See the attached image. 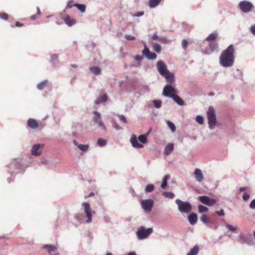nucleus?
I'll return each instance as SVG.
<instances>
[{
    "label": "nucleus",
    "instance_id": "1",
    "mask_svg": "<svg viewBox=\"0 0 255 255\" xmlns=\"http://www.w3.org/2000/svg\"><path fill=\"white\" fill-rule=\"evenodd\" d=\"M235 49L233 45H229L227 49L223 51L220 57L221 65L228 67L232 66L234 62Z\"/></svg>",
    "mask_w": 255,
    "mask_h": 255
},
{
    "label": "nucleus",
    "instance_id": "2",
    "mask_svg": "<svg viewBox=\"0 0 255 255\" xmlns=\"http://www.w3.org/2000/svg\"><path fill=\"white\" fill-rule=\"evenodd\" d=\"M157 69L160 74L164 77L167 83L173 84L174 82V74L167 69L166 64L161 60L158 61L156 64Z\"/></svg>",
    "mask_w": 255,
    "mask_h": 255
},
{
    "label": "nucleus",
    "instance_id": "3",
    "mask_svg": "<svg viewBox=\"0 0 255 255\" xmlns=\"http://www.w3.org/2000/svg\"><path fill=\"white\" fill-rule=\"evenodd\" d=\"M207 114L209 126L211 128H213L216 124V117L214 109L210 107Z\"/></svg>",
    "mask_w": 255,
    "mask_h": 255
},
{
    "label": "nucleus",
    "instance_id": "4",
    "mask_svg": "<svg viewBox=\"0 0 255 255\" xmlns=\"http://www.w3.org/2000/svg\"><path fill=\"white\" fill-rule=\"evenodd\" d=\"M82 205L84 208V212L87 218L85 222L87 223H91L92 222V214H95V212L92 211L90 204L87 202H83Z\"/></svg>",
    "mask_w": 255,
    "mask_h": 255
},
{
    "label": "nucleus",
    "instance_id": "5",
    "mask_svg": "<svg viewBox=\"0 0 255 255\" xmlns=\"http://www.w3.org/2000/svg\"><path fill=\"white\" fill-rule=\"evenodd\" d=\"M175 202L181 212L188 213L191 210V205L189 202H183L180 199H176Z\"/></svg>",
    "mask_w": 255,
    "mask_h": 255
},
{
    "label": "nucleus",
    "instance_id": "6",
    "mask_svg": "<svg viewBox=\"0 0 255 255\" xmlns=\"http://www.w3.org/2000/svg\"><path fill=\"white\" fill-rule=\"evenodd\" d=\"M153 229L151 228L145 229L141 227L137 231L136 235L139 240H143L147 238L152 233Z\"/></svg>",
    "mask_w": 255,
    "mask_h": 255
},
{
    "label": "nucleus",
    "instance_id": "7",
    "mask_svg": "<svg viewBox=\"0 0 255 255\" xmlns=\"http://www.w3.org/2000/svg\"><path fill=\"white\" fill-rule=\"evenodd\" d=\"M239 6L242 12L248 13L252 10L254 5L250 1L244 0L239 3Z\"/></svg>",
    "mask_w": 255,
    "mask_h": 255
},
{
    "label": "nucleus",
    "instance_id": "8",
    "mask_svg": "<svg viewBox=\"0 0 255 255\" xmlns=\"http://www.w3.org/2000/svg\"><path fill=\"white\" fill-rule=\"evenodd\" d=\"M176 91L174 88H173L170 85H166L163 91L162 94L167 97L172 98L174 95H176Z\"/></svg>",
    "mask_w": 255,
    "mask_h": 255
},
{
    "label": "nucleus",
    "instance_id": "9",
    "mask_svg": "<svg viewBox=\"0 0 255 255\" xmlns=\"http://www.w3.org/2000/svg\"><path fill=\"white\" fill-rule=\"evenodd\" d=\"M141 204L142 208L146 212H150L153 206V201L151 199L142 200Z\"/></svg>",
    "mask_w": 255,
    "mask_h": 255
},
{
    "label": "nucleus",
    "instance_id": "10",
    "mask_svg": "<svg viewBox=\"0 0 255 255\" xmlns=\"http://www.w3.org/2000/svg\"><path fill=\"white\" fill-rule=\"evenodd\" d=\"M199 200L201 202L208 206H212L216 203L215 199L210 198L206 196H199Z\"/></svg>",
    "mask_w": 255,
    "mask_h": 255
},
{
    "label": "nucleus",
    "instance_id": "11",
    "mask_svg": "<svg viewBox=\"0 0 255 255\" xmlns=\"http://www.w3.org/2000/svg\"><path fill=\"white\" fill-rule=\"evenodd\" d=\"M142 53L147 59L150 60L155 59L157 56L155 53L151 52L146 46H144Z\"/></svg>",
    "mask_w": 255,
    "mask_h": 255
},
{
    "label": "nucleus",
    "instance_id": "12",
    "mask_svg": "<svg viewBox=\"0 0 255 255\" xmlns=\"http://www.w3.org/2000/svg\"><path fill=\"white\" fill-rule=\"evenodd\" d=\"M94 114L95 115V116L93 118L94 121L96 123L98 124V125L99 127H102L104 129H105V126L104 125L103 122L101 120V117L100 114L97 111H95L94 112Z\"/></svg>",
    "mask_w": 255,
    "mask_h": 255
},
{
    "label": "nucleus",
    "instance_id": "13",
    "mask_svg": "<svg viewBox=\"0 0 255 255\" xmlns=\"http://www.w3.org/2000/svg\"><path fill=\"white\" fill-rule=\"evenodd\" d=\"M43 147L42 144H34L31 149V154L35 156L39 155L41 153L40 148Z\"/></svg>",
    "mask_w": 255,
    "mask_h": 255
},
{
    "label": "nucleus",
    "instance_id": "14",
    "mask_svg": "<svg viewBox=\"0 0 255 255\" xmlns=\"http://www.w3.org/2000/svg\"><path fill=\"white\" fill-rule=\"evenodd\" d=\"M43 248L47 250L50 255H57V248L56 246L51 245H45Z\"/></svg>",
    "mask_w": 255,
    "mask_h": 255
},
{
    "label": "nucleus",
    "instance_id": "15",
    "mask_svg": "<svg viewBox=\"0 0 255 255\" xmlns=\"http://www.w3.org/2000/svg\"><path fill=\"white\" fill-rule=\"evenodd\" d=\"M130 142L133 147L135 148H142L143 145L137 142V138L135 135L133 134L130 138Z\"/></svg>",
    "mask_w": 255,
    "mask_h": 255
},
{
    "label": "nucleus",
    "instance_id": "16",
    "mask_svg": "<svg viewBox=\"0 0 255 255\" xmlns=\"http://www.w3.org/2000/svg\"><path fill=\"white\" fill-rule=\"evenodd\" d=\"M62 19L69 26H71L76 23V20L70 17L69 15L63 16Z\"/></svg>",
    "mask_w": 255,
    "mask_h": 255
},
{
    "label": "nucleus",
    "instance_id": "17",
    "mask_svg": "<svg viewBox=\"0 0 255 255\" xmlns=\"http://www.w3.org/2000/svg\"><path fill=\"white\" fill-rule=\"evenodd\" d=\"M27 125L31 128H37L39 126L36 120L33 119H29L27 121Z\"/></svg>",
    "mask_w": 255,
    "mask_h": 255
},
{
    "label": "nucleus",
    "instance_id": "18",
    "mask_svg": "<svg viewBox=\"0 0 255 255\" xmlns=\"http://www.w3.org/2000/svg\"><path fill=\"white\" fill-rule=\"evenodd\" d=\"M188 220L192 225H194L197 221L198 217L196 213H192L188 216Z\"/></svg>",
    "mask_w": 255,
    "mask_h": 255
},
{
    "label": "nucleus",
    "instance_id": "19",
    "mask_svg": "<svg viewBox=\"0 0 255 255\" xmlns=\"http://www.w3.org/2000/svg\"><path fill=\"white\" fill-rule=\"evenodd\" d=\"M174 149V144L173 143L167 144L164 149V154L169 155Z\"/></svg>",
    "mask_w": 255,
    "mask_h": 255
},
{
    "label": "nucleus",
    "instance_id": "20",
    "mask_svg": "<svg viewBox=\"0 0 255 255\" xmlns=\"http://www.w3.org/2000/svg\"><path fill=\"white\" fill-rule=\"evenodd\" d=\"M195 178L196 180L199 182L201 181L203 179V175L201 170L199 169H196L194 172Z\"/></svg>",
    "mask_w": 255,
    "mask_h": 255
},
{
    "label": "nucleus",
    "instance_id": "21",
    "mask_svg": "<svg viewBox=\"0 0 255 255\" xmlns=\"http://www.w3.org/2000/svg\"><path fill=\"white\" fill-rule=\"evenodd\" d=\"M209 49L210 50V52H207V53H210L211 52H213L215 51L218 47V44L217 42H211L209 45Z\"/></svg>",
    "mask_w": 255,
    "mask_h": 255
},
{
    "label": "nucleus",
    "instance_id": "22",
    "mask_svg": "<svg viewBox=\"0 0 255 255\" xmlns=\"http://www.w3.org/2000/svg\"><path fill=\"white\" fill-rule=\"evenodd\" d=\"M199 251V247L198 245H195L187 255H197Z\"/></svg>",
    "mask_w": 255,
    "mask_h": 255
},
{
    "label": "nucleus",
    "instance_id": "23",
    "mask_svg": "<svg viewBox=\"0 0 255 255\" xmlns=\"http://www.w3.org/2000/svg\"><path fill=\"white\" fill-rule=\"evenodd\" d=\"M173 100L179 105L182 106L184 105V102L178 95H174L172 98Z\"/></svg>",
    "mask_w": 255,
    "mask_h": 255
},
{
    "label": "nucleus",
    "instance_id": "24",
    "mask_svg": "<svg viewBox=\"0 0 255 255\" xmlns=\"http://www.w3.org/2000/svg\"><path fill=\"white\" fill-rule=\"evenodd\" d=\"M218 33L217 32H213L209 35V36L206 38L207 41H212L215 40L218 37Z\"/></svg>",
    "mask_w": 255,
    "mask_h": 255
},
{
    "label": "nucleus",
    "instance_id": "25",
    "mask_svg": "<svg viewBox=\"0 0 255 255\" xmlns=\"http://www.w3.org/2000/svg\"><path fill=\"white\" fill-rule=\"evenodd\" d=\"M107 100V95L103 94L100 96V97L95 101L96 104H99L102 102H105Z\"/></svg>",
    "mask_w": 255,
    "mask_h": 255
},
{
    "label": "nucleus",
    "instance_id": "26",
    "mask_svg": "<svg viewBox=\"0 0 255 255\" xmlns=\"http://www.w3.org/2000/svg\"><path fill=\"white\" fill-rule=\"evenodd\" d=\"M161 0H149V6L151 8L154 7L158 5Z\"/></svg>",
    "mask_w": 255,
    "mask_h": 255
},
{
    "label": "nucleus",
    "instance_id": "27",
    "mask_svg": "<svg viewBox=\"0 0 255 255\" xmlns=\"http://www.w3.org/2000/svg\"><path fill=\"white\" fill-rule=\"evenodd\" d=\"M74 142L75 144L77 145L78 148L82 151H86L89 148V145L87 144H78L75 141H74Z\"/></svg>",
    "mask_w": 255,
    "mask_h": 255
},
{
    "label": "nucleus",
    "instance_id": "28",
    "mask_svg": "<svg viewBox=\"0 0 255 255\" xmlns=\"http://www.w3.org/2000/svg\"><path fill=\"white\" fill-rule=\"evenodd\" d=\"M169 178V176L168 175H166L162 180V182L161 185V187L162 189H164L166 186L167 185V180Z\"/></svg>",
    "mask_w": 255,
    "mask_h": 255
},
{
    "label": "nucleus",
    "instance_id": "29",
    "mask_svg": "<svg viewBox=\"0 0 255 255\" xmlns=\"http://www.w3.org/2000/svg\"><path fill=\"white\" fill-rule=\"evenodd\" d=\"M200 219L204 224H208L210 221V218L206 214H203L200 217Z\"/></svg>",
    "mask_w": 255,
    "mask_h": 255
},
{
    "label": "nucleus",
    "instance_id": "30",
    "mask_svg": "<svg viewBox=\"0 0 255 255\" xmlns=\"http://www.w3.org/2000/svg\"><path fill=\"white\" fill-rule=\"evenodd\" d=\"M90 70L92 73L95 74H99L101 72V69L97 66L91 67Z\"/></svg>",
    "mask_w": 255,
    "mask_h": 255
},
{
    "label": "nucleus",
    "instance_id": "31",
    "mask_svg": "<svg viewBox=\"0 0 255 255\" xmlns=\"http://www.w3.org/2000/svg\"><path fill=\"white\" fill-rule=\"evenodd\" d=\"M162 195L169 199H173L174 197V194L173 193L169 192H163Z\"/></svg>",
    "mask_w": 255,
    "mask_h": 255
},
{
    "label": "nucleus",
    "instance_id": "32",
    "mask_svg": "<svg viewBox=\"0 0 255 255\" xmlns=\"http://www.w3.org/2000/svg\"><path fill=\"white\" fill-rule=\"evenodd\" d=\"M138 139L142 143H146L147 142V136L145 134L140 135Z\"/></svg>",
    "mask_w": 255,
    "mask_h": 255
},
{
    "label": "nucleus",
    "instance_id": "33",
    "mask_svg": "<svg viewBox=\"0 0 255 255\" xmlns=\"http://www.w3.org/2000/svg\"><path fill=\"white\" fill-rule=\"evenodd\" d=\"M107 143V141L103 138H99L97 141V144L101 147L105 146Z\"/></svg>",
    "mask_w": 255,
    "mask_h": 255
},
{
    "label": "nucleus",
    "instance_id": "34",
    "mask_svg": "<svg viewBox=\"0 0 255 255\" xmlns=\"http://www.w3.org/2000/svg\"><path fill=\"white\" fill-rule=\"evenodd\" d=\"M47 81H43L37 85V88L41 90H43L47 85Z\"/></svg>",
    "mask_w": 255,
    "mask_h": 255
},
{
    "label": "nucleus",
    "instance_id": "35",
    "mask_svg": "<svg viewBox=\"0 0 255 255\" xmlns=\"http://www.w3.org/2000/svg\"><path fill=\"white\" fill-rule=\"evenodd\" d=\"M154 189V186L153 184H150L147 185L145 188V191L146 192H152Z\"/></svg>",
    "mask_w": 255,
    "mask_h": 255
},
{
    "label": "nucleus",
    "instance_id": "36",
    "mask_svg": "<svg viewBox=\"0 0 255 255\" xmlns=\"http://www.w3.org/2000/svg\"><path fill=\"white\" fill-rule=\"evenodd\" d=\"M75 6H76L78 8V9L82 12H84L85 11L86 6L84 4H75Z\"/></svg>",
    "mask_w": 255,
    "mask_h": 255
},
{
    "label": "nucleus",
    "instance_id": "37",
    "mask_svg": "<svg viewBox=\"0 0 255 255\" xmlns=\"http://www.w3.org/2000/svg\"><path fill=\"white\" fill-rule=\"evenodd\" d=\"M208 211V208L203 205H199L198 206V211L199 213L207 212Z\"/></svg>",
    "mask_w": 255,
    "mask_h": 255
},
{
    "label": "nucleus",
    "instance_id": "38",
    "mask_svg": "<svg viewBox=\"0 0 255 255\" xmlns=\"http://www.w3.org/2000/svg\"><path fill=\"white\" fill-rule=\"evenodd\" d=\"M9 18L8 15L4 12L0 13V18L7 20Z\"/></svg>",
    "mask_w": 255,
    "mask_h": 255
},
{
    "label": "nucleus",
    "instance_id": "39",
    "mask_svg": "<svg viewBox=\"0 0 255 255\" xmlns=\"http://www.w3.org/2000/svg\"><path fill=\"white\" fill-rule=\"evenodd\" d=\"M167 123L168 127L170 128L172 130V131H173V132L175 131L176 128H175L174 125L172 122H171L170 121H167Z\"/></svg>",
    "mask_w": 255,
    "mask_h": 255
},
{
    "label": "nucleus",
    "instance_id": "40",
    "mask_svg": "<svg viewBox=\"0 0 255 255\" xmlns=\"http://www.w3.org/2000/svg\"><path fill=\"white\" fill-rule=\"evenodd\" d=\"M226 227L231 231H236L237 230V227H234L231 225H230L229 224H227L226 225Z\"/></svg>",
    "mask_w": 255,
    "mask_h": 255
},
{
    "label": "nucleus",
    "instance_id": "41",
    "mask_svg": "<svg viewBox=\"0 0 255 255\" xmlns=\"http://www.w3.org/2000/svg\"><path fill=\"white\" fill-rule=\"evenodd\" d=\"M154 106L156 108H159L161 107V102L160 100H154Z\"/></svg>",
    "mask_w": 255,
    "mask_h": 255
},
{
    "label": "nucleus",
    "instance_id": "42",
    "mask_svg": "<svg viewBox=\"0 0 255 255\" xmlns=\"http://www.w3.org/2000/svg\"><path fill=\"white\" fill-rule=\"evenodd\" d=\"M196 121L200 124H202L204 122L203 118L201 116H198L196 117Z\"/></svg>",
    "mask_w": 255,
    "mask_h": 255
},
{
    "label": "nucleus",
    "instance_id": "43",
    "mask_svg": "<svg viewBox=\"0 0 255 255\" xmlns=\"http://www.w3.org/2000/svg\"><path fill=\"white\" fill-rule=\"evenodd\" d=\"M154 49L156 52H159L161 50L160 46L158 44H155L154 45Z\"/></svg>",
    "mask_w": 255,
    "mask_h": 255
},
{
    "label": "nucleus",
    "instance_id": "44",
    "mask_svg": "<svg viewBox=\"0 0 255 255\" xmlns=\"http://www.w3.org/2000/svg\"><path fill=\"white\" fill-rule=\"evenodd\" d=\"M125 38L127 40H134L135 39L134 36L130 35H128V34H126L125 35Z\"/></svg>",
    "mask_w": 255,
    "mask_h": 255
},
{
    "label": "nucleus",
    "instance_id": "45",
    "mask_svg": "<svg viewBox=\"0 0 255 255\" xmlns=\"http://www.w3.org/2000/svg\"><path fill=\"white\" fill-rule=\"evenodd\" d=\"M188 44V42L186 39H184L182 41V46L183 48H186Z\"/></svg>",
    "mask_w": 255,
    "mask_h": 255
},
{
    "label": "nucleus",
    "instance_id": "46",
    "mask_svg": "<svg viewBox=\"0 0 255 255\" xmlns=\"http://www.w3.org/2000/svg\"><path fill=\"white\" fill-rule=\"evenodd\" d=\"M249 198H250V195L248 193H245L243 194V198L244 200L247 201L249 199Z\"/></svg>",
    "mask_w": 255,
    "mask_h": 255
},
{
    "label": "nucleus",
    "instance_id": "47",
    "mask_svg": "<svg viewBox=\"0 0 255 255\" xmlns=\"http://www.w3.org/2000/svg\"><path fill=\"white\" fill-rule=\"evenodd\" d=\"M216 213L219 216H224V211L223 209H221L220 211L216 212Z\"/></svg>",
    "mask_w": 255,
    "mask_h": 255
},
{
    "label": "nucleus",
    "instance_id": "48",
    "mask_svg": "<svg viewBox=\"0 0 255 255\" xmlns=\"http://www.w3.org/2000/svg\"><path fill=\"white\" fill-rule=\"evenodd\" d=\"M250 207L252 209H255V199L251 202L250 204Z\"/></svg>",
    "mask_w": 255,
    "mask_h": 255
},
{
    "label": "nucleus",
    "instance_id": "49",
    "mask_svg": "<svg viewBox=\"0 0 255 255\" xmlns=\"http://www.w3.org/2000/svg\"><path fill=\"white\" fill-rule=\"evenodd\" d=\"M73 6H75V4H73V1H69L67 3V6L69 8H71L72 7H73Z\"/></svg>",
    "mask_w": 255,
    "mask_h": 255
},
{
    "label": "nucleus",
    "instance_id": "50",
    "mask_svg": "<svg viewBox=\"0 0 255 255\" xmlns=\"http://www.w3.org/2000/svg\"><path fill=\"white\" fill-rule=\"evenodd\" d=\"M120 119L122 121H123L125 123H127V121L126 119V118L124 115H120Z\"/></svg>",
    "mask_w": 255,
    "mask_h": 255
},
{
    "label": "nucleus",
    "instance_id": "51",
    "mask_svg": "<svg viewBox=\"0 0 255 255\" xmlns=\"http://www.w3.org/2000/svg\"><path fill=\"white\" fill-rule=\"evenodd\" d=\"M159 41L162 43H165L167 42V39L165 37H161V38H159Z\"/></svg>",
    "mask_w": 255,
    "mask_h": 255
},
{
    "label": "nucleus",
    "instance_id": "52",
    "mask_svg": "<svg viewBox=\"0 0 255 255\" xmlns=\"http://www.w3.org/2000/svg\"><path fill=\"white\" fill-rule=\"evenodd\" d=\"M152 39L153 40H159V37L158 36V35H157L156 33H154L152 36Z\"/></svg>",
    "mask_w": 255,
    "mask_h": 255
},
{
    "label": "nucleus",
    "instance_id": "53",
    "mask_svg": "<svg viewBox=\"0 0 255 255\" xmlns=\"http://www.w3.org/2000/svg\"><path fill=\"white\" fill-rule=\"evenodd\" d=\"M144 14V12L143 11H141V12H137L136 13H135L134 16H137V17H139V16H142Z\"/></svg>",
    "mask_w": 255,
    "mask_h": 255
},
{
    "label": "nucleus",
    "instance_id": "54",
    "mask_svg": "<svg viewBox=\"0 0 255 255\" xmlns=\"http://www.w3.org/2000/svg\"><path fill=\"white\" fill-rule=\"evenodd\" d=\"M15 26L16 27H21V26H23V24L22 23H20L18 21H16L15 23Z\"/></svg>",
    "mask_w": 255,
    "mask_h": 255
},
{
    "label": "nucleus",
    "instance_id": "55",
    "mask_svg": "<svg viewBox=\"0 0 255 255\" xmlns=\"http://www.w3.org/2000/svg\"><path fill=\"white\" fill-rule=\"evenodd\" d=\"M251 31L252 33L255 35V25H253L251 27Z\"/></svg>",
    "mask_w": 255,
    "mask_h": 255
},
{
    "label": "nucleus",
    "instance_id": "56",
    "mask_svg": "<svg viewBox=\"0 0 255 255\" xmlns=\"http://www.w3.org/2000/svg\"><path fill=\"white\" fill-rule=\"evenodd\" d=\"M94 195V192H91L88 196H85V198L87 199V198H88L89 197H92Z\"/></svg>",
    "mask_w": 255,
    "mask_h": 255
},
{
    "label": "nucleus",
    "instance_id": "57",
    "mask_svg": "<svg viewBox=\"0 0 255 255\" xmlns=\"http://www.w3.org/2000/svg\"><path fill=\"white\" fill-rule=\"evenodd\" d=\"M37 18L36 15H32L30 16V19L32 20H35Z\"/></svg>",
    "mask_w": 255,
    "mask_h": 255
},
{
    "label": "nucleus",
    "instance_id": "58",
    "mask_svg": "<svg viewBox=\"0 0 255 255\" xmlns=\"http://www.w3.org/2000/svg\"><path fill=\"white\" fill-rule=\"evenodd\" d=\"M247 190V187H242L240 188V191L241 192H244Z\"/></svg>",
    "mask_w": 255,
    "mask_h": 255
},
{
    "label": "nucleus",
    "instance_id": "59",
    "mask_svg": "<svg viewBox=\"0 0 255 255\" xmlns=\"http://www.w3.org/2000/svg\"><path fill=\"white\" fill-rule=\"evenodd\" d=\"M135 59L136 60H140L141 59V57L140 56H138V55H137L135 57Z\"/></svg>",
    "mask_w": 255,
    "mask_h": 255
},
{
    "label": "nucleus",
    "instance_id": "60",
    "mask_svg": "<svg viewBox=\"0 0 255 255\" xmlns=\"http://www.w3.org/2000/svg\"><path fill=\"white\" fill-rule=\"evenodd\" d=\"M37 13L38 15H40V10L39 7L37 8Z\"/></svg>",
    "mask_w": 255,
    "mask_h": 255
},
{
    "label": "nucleus",
    "instance_id": "61",
    "mask_svg": "<svg viewBox=\"0 0 255 255\" xmlns=\"http://www.w3.org/2000/svg\"><path fill=\"white\" fill-rule=\"evenodd\" d=\"M127 255H136V254L135 252H130L129 254H128Z\"/></svg>",
    "mask_w": 255,
    "mask_h": 255
},
{
    "label": "nucleus",
    "instance_id": "62",
    "mask_svg": "<svg viewBox=\"0 0 255 255\" xmlns=\"http://www.w3.org/2000/svg\"><path fill=\"white\" fill-rule=\"evenodd\" d=\"M71 67H72L73 68H77V65H76V64H71Z\"/></svg>",
    "mask_w": 255,
    "mask_h": 255
},
{
    "label": "nucleus",
    "instance_id": "63",
    "mask_svg": "<svg viewBox=\"0 0 255 255\" xmlns=\"http://www.w3.org/2000/svg\"><path fill=\"white\" fill-rule=\"evenodd\" d=\"M75 218L78 220H80V219L79 218L78 216L77 215H75Z\"/></svg>",
    "mask_w": 255,
    "mask_h": 255
},
{
    "label": "nucleus",
    "instance_id": "64",
    "mask_svg": "<svg viewBox=\"0 0 255 255\" xmlns=\"http://www.w3.org/2000/svg\"><path fill=\"white\" fill-rule=\"evenodd\" d=\"M106 255H113L112 253H107Z\"/></svg>",
    "mask_w": 255,
    "mask_h": 255
}]
</instances>
